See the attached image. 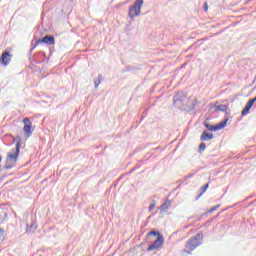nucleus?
Instances as JSON below:
<instances>
[{"instance_id": "obj_4", "label": "nucleus", "mask_w": 256, "mask_h": 256, "mask_svg": "<svg viewBox=\"0 0 256 256\" xmlns=\"http://www.w3.org/2000/svg\"><path fill=\"white\" fill-rule=\"evenodd\" d=\"M202 239H203L202 233L196 234L195 237H193L188 241V243L186 244V249H189V251H195V249H197V247L201 245Z\"/></svg>"}, {"instance_id": "obj_22", "label": "nucleus", "mask_w": 256, "mask_h": 256, "mask_svg": "<svg viewBox=\"0 0 256 256\" xmlns=\"http://www.w3.org/2000/svg\"><path fill=\"white\" fill-rule=\"evenodd\" d=\"M249 101H252V105H255L256 97H255V98H253V99H251V100H249Z\"/></svg>"}, {"instance_id": "obj_17", "label": "nucleus", "mask_w": 256, "mask_h": 256, "mask_svg": "<svg viewBox=\"0 0 256 256\" xmlns=\"http://www.w3.org/2000/svg\"><path fill=\"white\" fill-rule=\"evenodd\" d=\"M219 207H220V205H216V206L212 207V208L208 211V213H213V211H217V209H219Z\"/></svg>"}, {"instance_id": "obj_19", "label": "nucleus", "mask_w": 256, "mask_h": 256, "mask_svg": "<svg viewBox=\"0 0 256 256\" xmlns=\"http://www.w3.org/2000/svg\"><path fill=\"white\" fill-rule=\"evenodd\" d=\"M207 189H209V184H206L202 187V193H205V191H207Z\"/></svg>"}, {"instance_id": "obj_6", "label": "nucleus", "mask_w": 256, "mask_h": 256, "mask_svg": "<svg viewBox=\"0 0 256 256\" xmlns=\"http://www.w3.org/2000/svg\"><path fill=\"white\" fill-rule=\"evenodd\" d=\"M163 243H165V238L163 235L158 234L157 239L147 248V251H154V249H161L163 247Z\"/></svg>"}, {"instance_id": "obj_10", "label": "nucleus", "mask_w": 256, "mask_h": 256, "mask_svg": "<svg viewBox=\"0 0 256 256\" xmlns=\"http://www.w3.org/2000/svg\"><path fill=\"white\" fill-rule=\"evenodd\" d=\"M201 141H211L213 139V133H208L204 131L200 137Z\"/></svg>"}, {"instance_id": "obj_5", "label": "nucleus", "mask_w": 256, "mask_h": 256, "mask_svg": "<svg viewBox=\"0 0 256 256\" xmlns=\"http://www.w3.org/2000/svg\"><path fill=\"white\" fill-rule=\"evenodd\" d=\"M23 123V131L26 137H31V135H33V131H35V129L33 128V123L31 122V120H29V118H24Z\"/></svg>"}, {"instance_id": "obj_12", "label": "nucleus", "mask_w": 256, "mask_h": 256, "mask_svg": "<svg viewBox=\"0 0 256 256\" xmlns=\"http://www.w3.org/2000/svg\"><path fill=\"white\" fill-rule=\"evenodd\" d=\"M215 111H221L222 113H225V111H227V105L225 104L216 105Z\"/></svg>"}, {"instance_id": "obj_18", "label": "nucleus", "mask_w": 256, "mask_h": 256, "mask_svg": "<svg viewBox=\"0 0 256 256\" xmlns=\"http://www.w3.org/2000/svg\"><path fill=\"white\" fill-rule=\"evenodd\" d=\"M206 148L207 146L205 145V143L200 144V147H199L200 151H205Z\"/></svg>"}, {"instance_id": "obj_7", "label": "nucleus", "mask_w": 256, "mask_h": 256, "mask_svg": "<svg viewBox=\"0 0 256 256\" xmlns=\"http://www.w3.org/2000/svg\"><path fill=\"white\" fill-rule=\"evenodd\" d=\"M228 121L229 120L226 119V120L220 122L219 124H217L215 126H213L209 123H205V127L207 128L208 131H221V129H225V127H227V122Z\"/></svg>"}, {"instance_id": "obj_9", "label": "nucleus", "mask_w": 256, "mask_h": 256, "mask_svg": "<svg viewBox=\"0 0 256 256\" xmlns=\"http://www.w3.org/2000/svg\"><path fill=\"white\" fill-rule=\"evenodd\" d=\"M1 61L3 65L5 66L9 65V61H11V55L9 54V52H4L2 54Z\"/></svg>"}, {"instance_id": "obj_15", "label": "nucleus", "mask_w": 256, "mask_h": 256, "mask_svg": "<svg viewBox=\"0 0 256 256\" xmlns=\"http://www.w3.org/2000/svg\"><path fill=\"white\" fill-rule=\"evenodd\" d=\"M94 85H95V89H97V87H99V85H101V76H98V81L96 80L94 82Z\"/></svg>"}, {"instance_id": "obj_23", "label": "nucleus", "mask_w": 256, "mask_h": 256, "mask_svg": "<svg viewBox=\"0 0 256 256\" xmlns=\"http://www.w3.org/2000/svg\"><path fill=\"white\" fill-rule=\"evenodd\" d=\"M18 141H21V138L17 137Z\"/></svg>"}, {"instance_id": "obj_21", "label": "nucleus", "mask_w": 256, "mask_h": 256, "mask_svg": "<svg viewBox=\"0 0 256 256\" xmlns=\"http://www.w3.org/2000/svg\"><path fill=\"white\" fill-rule=\"evenodd\" d=\"M37 229V226H34V224L32 226H30V228H28V231H31V229Z\"/></svg>"}, {"instance_id": "obj_1", "label": "nucleus", "mask_w": 256, "mask_h": 256, "mask_svg": "<svg viewBox=\"0 0 256 256\" xmlns=\"http://www.w3.org/2000/svg\"><path fill=\"white\" fill-rule=\"evenodd\" d=\"M195 103H197V101L193 100L192 106L187 105V96L183 93H178L174 96V105L178 107V109H187L188 107V111H192V109H195Z\"/></svg>"}, {"instance_id": "obj_11", "label": "nucleus", "mask_w": 256, "mask_h": 256, "mask_svg": "<svg viewBox=\"0 0 256 256\" xmlns=\"http://www.w3.org/2000/svg\"><path fill=\"white\" fill-rule=\"evenodd\" d=\"M251 107H253V101H248L244 109L242 110V115H249V111H251Z\"/></svg>"}, {"instance_id": "obj_14", "label": "nucleus", "mask_w": 256, "mask_h": 256, "mask_svg": "<svg viewBox=\"0 0 256 256\" xmlns=\"http://www.w3.org/2000/svg\"><path fill=\"white\" fill-rule=\"evenodd\" d=\"M169 203L165 202L164 204L161 205L160 209L161 211H167V209H169Z\"/></svg>"}, {"instance_id": "obj_13", "label": "nucleus", "mask_w": 256, "mask_h": 256, "mask_svg": "<svg viewBox=\"0 0 256 256\" xmlns=\"http://www.w3.org/2000/svg\"><path fill=\"white\" fill-rule=\"evenodd\" d=\"M7 219V212L1 210L0 211V223H3Z\"/></svg>"}, {"instance_id": "obj_16", "label": "nucleus", "mask_w": 256, "mask_h": 256, "mask_svg": "<svg viewBox=\"0 0 256 256\" xmlns=\"http://www.w3.org/2000/svg\"><path fill=\"white\" fill-rule=\"evenodd\" d=\"M151 235H154V236L159 237V235H161V233H159V232H157V231H150V232L148 233V236L151 237Z\"/></svg>"}, {"instance_id": "obj_20", "label": "nucleus", "mask_w": 256, "mask_h": 256, "mask_svg": "<svg viewBox=\"0 0 256 256\" xmlns=\"http://www.w3.org/2000/svg\"><path fill=\"white\" fill-rule=\"evenodd\" d=\"M153 209H155V204H151V205L149 206V211H153Z\"/></svg>"}, {"instance_id": "obj_3", "label": "nucleus", "mask_w": 256, "mask_h": 256, "mask_svg": "<svg viewBox=\"0 0 256 256\" xmlns=\"http://www.w3.org/2000/svg\"><path fill=\"white\" fill-rule=\"evenodd\" d=\"M141 7H143V0H135L134 4L130 6L128 17L135 19L141 15Z\"/></svg>"}, {"instance_id": "obj_8", "label": "nucleus", "mask_w": 256, "mask_h": 256, "mask_svg": "<svg viewBox=\"0 0 256 256\" xmlns=\"http://www.w3.org/2000/svg\"><path fill=\"white\" fill-rule=\"evenodd\" d=\"M39 43H46V45H55V38L53 36H45L44 38L37 40L36 45Z\"/></svg>"}, {"instance_id": "obj_2", "label": "nucleus", "mask_w": 256, "mask_h": 256, "mask_svg": "<svg viewBox=\"0 0 256 256\" xmlns=\"http://www.w3.org/2000/svg\"><path fill=\"white\" fill-rule=\"evenodd\" d=\"M19 149H21V142L16 143V150L13 153H9L6 157L5 169H13L19 158Z\"/></svg>"}, {"instance_id": "obj_24", "label": "nucleus", "mask_w": 256, "mask_h": 256, "mask_svg": "<svg viewBox=\"0 0 256 256\" xmlns=\"http://www.w3.org/2000/svg\"><path fill=\"white\" fill-rule=\"evenodd\" d=\"M2 159H3V158H1V156H0V163H1Z\"/></svg>"}]
</instances>
